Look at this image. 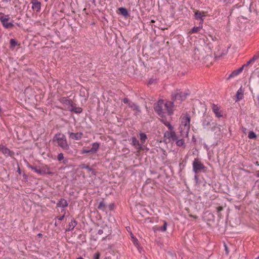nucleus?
<instances>
[{
	"label": "nucleus",
	"mask_w": 259,
	"mask_h": 259,
	"mask_svg": "<svg viewBox=\"0 0 259 259\" xmlns=\"http://www.w3.org/2000/svg\"><path fill=\"white\" fill-rule=\"evenodd\" d=\"M203 24L199 23L198 27H194L191 29L192 33H196L202 28Z\"/></svg>",
	"instance_id": "29"
},
{
	"label": "nucleus",
	"mask_w": 259,
	"mask_h": 259,
	"mask_svg": "<svg viewBox=\"0 0 259 259\" xmlns=\"http://www.w3.org/2000/svg\"><path fill=\"white\" fill-rule=\"evenodd\" d=\"M195 17L196 19L200 20V23L201 24H203V17L204 16L202 15L200 12L197 11L195 13Z\"/></svg>",
	"instance_id": "22"
},
{
	"label": "nucleus",
	"mask_w": 259,
	"mask_h": 259,
	"mask_svg": "<svg viewBox=\"0 0 259 259\" xmlns=\"http://www.w3.org/2000/svg\"><path fill=\"white\" fill-rule=\"evenodd\" d=\"M225 250L226 251L227 253H228V248H227V246L226 245H225Z\"/></svg>",
	"instance_id": "45"
},
{
	"label": "nucleus",
	"mask_w": 259,
	"mask_h": 259,
	"mask_svg": "<svg viewBox=\"0 0 259 259\" xmlns=\"http://www.w3.org/2000/svg\"><path fill=\"white\" fill-rule=\"evenodd\" d=\"M212 119L209 116H204L201 120L202 125L205 130H209L211 124Z\"/></svg>",
	"instance_id": "7"
},
{
	"label": "nucleus",
	"mask_w": 259,
	"mask_h": 259,
	"mask_svg": "<svg viewBox=\"0 0 259 259\" xmlns=\"http://www.w3.org/2000/svg\"><path fill=\"white\" fill-rule=\"evenodd\" d=\"M217 212H219L220 211L223 210V207L222 206H219L217 208Z\"/></svg>",
	"instance_id": "40"
},
{
	"label": "nucleus",
	"mask_w": 259,
	"mask_h": 259,
	"mask_svg": "<svg viewBox=\"0 0 259 259\" xmlns=\"http://www.w3.org/2000/svg\"><path fill=\"white\" fill-rule=\"evenodd\" d=\"M194 179H195V180L196 181V182H197L198 178L197 175L196 174H195V175L194 176Z\"/></svg>",
	"instance_id": "43"
},
{
	"label": "nucleus",
	"mask_w": 259,
	"mask_h": 259,
	"mask_svg": "<svg viewBox=\"0 0 259 259\" xmlns=\"http://www.w3.org/2000/svg\"><path fill=\"white\" fill-rule=\"evenodd\" d=\"M241 89L239 90L237 92V95L238 96L240 94H241Z\"/></svg>",
	"instance_id": "44"
},
{
	"label": "nucleus",
	"mask_w": 259,
	"mask_h": 259,
	"mask_svg": "<svg viewBox=\"0 0 259 259\" xmlns=\"http://www.w3.org/2000/svg\"><path fill=\"white\" fill-rule=\"evenodd\" d=\"M68 110L76 113H80L82 112V109L81 108L73 107V104L72 105V107H69Z\"/></svg>",
	"instance_id": "23"
},
{
	"label": "nucleus",
	"mask_w": 259,
	"mask_h": 259,
	"mask_svg": "<svg viewBox=\"0 0 259 259\" xmlns=\"http://www.w3.org/2000/svg\"><path fill=\"white\" fill-rule=\"evenodd\" d=\"M193 171L197 174L201 170H204L206 167L197 158H195L192 163Z\"/></svg>",
	"instance_id": "4"
},
{
	"label": "nucleus",
	"mask_w": 259,
	"mask_h": 259,
	"mask_svg": "<svg viewBox=\"0 0 259 259\" xmlns=\"http://www.w3.org/2000/svg\"><path fill=\"white\" fill-rule=\"evenodd\" d=\"M92 148L91 149H82L81 151V154H85V153H95L98 151L99 148V144L98 143H94L92 144Z\"/></svg>",
	"instance_id": "8"
},
{
	"label": "nucleus",
	"mask_w": 259,
	"mask_h": 259,
	"mask_svg": "<svg viewBox=\"0 0 259 259\" xmlns=\"http://www.w3.org/2000/svg\"><path fill=\"white\" fill-rule=\"evenodd\" d=\"M10 45L11 48H14L18 46L17 41L15 39H11L10 40Z\"/></svg>",
	"instance_id": "31"
},
{
	"label": "nucleus",
	"mask_w": 259,
	"mask_h": 259,
	"mask_svg": "<svg viewBox=\"0 0 259 259\" xmlns=\"http://www.w3.org/2000/svg\"><path fill=\"white\" fill-rule=\"evenodd\" d=\"M0 151L5 154L10 155V151L6 146L0 145Z\"/></svg>",
	"instance_id": "25"
},
{
	"label": "nucleus",
	"mask_w": 259,
	"mask_h": 259,
	"mask_svg": "<svg viewBox=\"0 0 259 259\" xmlns=\"http://www.w3.org/2000/svg\"><path fill=\"white\" fill-rule=\"evenodd\" d=\"M173 107H174V103L171 101H167L164 103V109L165 111H166V113L169 115H171L173 114Z\"/></svg>",
	"instance_id": "10"
},
{
	"label": "nucleus",
	"mask_w": 259,
	"mask_h": 259,
	"mask_svg": "<svg viewBox=\"0 0 259 259\" xmlns=\"http://www.w3.org/2000/svg\"><path fill=\"white\" fill-rule=\"evenodd\" d=\"M54 140L57 142L58 146L63 150H68L69 149V146L64 135L61 133L56 134L54 138Z\"/></svg>",
	"instance_id": "2"
},
{
	"label": "nucleus",
	"mask_w": 259,
	"mask_h": 259,
	"mask_svg": "<svg viewBox=\"0 0 259 259\" xmlns=\"http://www.w3.org/2000/svg\"><path fill=\"white\" fill-rule=\"evenodd\" d=\"M248 137L250 139H253L256 138V135L253 132L250 131L248 133Z\"/></svg>",
	"instance_id": "34"
},
{
	"label": "nucleus",
	"mask_w": 259,
	"mask_h": 259,
	"mask_svg": "<svg viewBox=\"0 0 259 259\" xmlns=\"http://www.w3.org/2000/svg\"><path fill=\"white\" fill-rule=\"evenodd\" d=\"M220 125H218L217 122H212L209 128L211 131L214 132L215 134L217 133V130L220 132Z\"/></svg>",
	"instance_id": "20"
},
{
	"label": "nucleus",
	"mask_w": 259,
	"mask_h": 259,
	"mask_svg": "<svg viewBox=\"0 0 259 259\" xmlns=\"http://www.w3.org/2000/svg\"><path fill=\"white\" fill-rule=\"evenodd\" d=\"M100 254L99 252H96L94 254L93 259H99Z\"/></svg>",
	"instance_id": "38"
},
{
	"label": "nucleus",
	"mask_w": 259,
	"mask_h": 259,
	"mask_svg": "<svg viewBox=\"0 0 259 259\" xmlns=\"http://www.w3.org/2000/svg\"><path fill=\"white\" fill-rule=\"evenodd\" d=\"M77 259H84V258L82 257H77Z\"/></svg>",
	"instance_id": "48"
},
{
	"label": "nucleus",
	"mask_w": 259,
	"mask_h": 259,
	"mask_svg": "<svg viewBox=\"0 0 259 259\" xmlns=\"http://www.w3.org/2000/svg\"><path fill=\"white\" fill-rule=\"evenodd\" d=\"M164 136L168 139L172 140V141H175V140H177V138L176 133L172 131L166 132L164 134Z\"/></svg>",
	"instance_id": "15"
},
{
	"label": "nucleus",
	"mask_w": 259,
	"mask_h": 259,
	"mask_svg": "<svg viewBox=\"0 0 259 259\" xmlns=\"http://www.w3.org/2000/svg\"><path fill=\"white\" fill-rule=\"evenodd\" d=\"M98 208L99 209H100V210H105V204L104 202V201H101L100 203H99V204L98 206Z\"/></svg>",
	"instance_id": "32"
},
{
	"label": "nucleus",
	"mask_w": 259,
	"mask_h": 259,
	"mask_svg": "<svg viewBox=\"0 0 259 259\" xmlns=\"http://www.w3.org/2000/svg\"><path fill=\"white\" fill-rule=\"evenodd\" d=\"M155 79L153 78H150L148 81V84H151L155 82Z\"/></svg>",
	"instance_id": "39"
},
{
	"label": "nucleus",
	"mask_w": 259,
	"mask_h": 259,
	"mask_svg": "<svg viewBox=\"0 0 259 259\" xmlns=\"http://www.w3.org/2000/svg\"><path fill=\"white\" fill-rule=\"evenodd\" d=\"M257 177H259V171L257 172Z\"/></svg>",
	"instance_id": "49"
},
{
	"label": "nucleus",
	"mask_w": 259,
	"mask_h": 259,
	"mask_svg": "<svg viewBox=\"0 0 259 259\" xmlns=\"http://www.w3.org/2000/svg\"><path fill=\"white\" fill-rule=\"evenodd\" d=\"M211 108L217 117L220 118L223 116L222 111L220 110V108L218 105L213 104Z\"/></svg>",
	"instance_id": "13"
},
{
	"label": "nucleus",
	"mask_w": 259,
	"mask_h": 259,
	"mask_svg": "<svg viewBox=\"0 0 259 259\" xmlns=\"http://www.w3.org/2000/svg\"><path fill=\"white\" fill-rule=\"evenodd\" d=\"M18 172H19V173L20 172V168H19L18 169Z\"/></svg>",
	"instance_id": "51"
},
{
	"label": "nucleus",
	"mask_w": 259,
	"mask_h": 259,
	"mask_svg": "<svg viewBox=\"0 0 259 259\" xmlns=\"http://www.w3.org/2000/svg\"><path fill=\"white\" fill-rule=\"evenodd\" d=\"M69 137L71 139H73L76 140H80L82 134L81 133H68Z\"/></svg>",
	"instance_id": "19"
},
{
	"label": "nucleus",
	"mask_w": 259,
	"mask_h": 259,
	"mask_svg": "<svg viewBox=\"0 0 259 259\" xmlns=\"http://www.w3.org/2000/svg\"><path fill=\"white\" fill-rule=\"evenodd\" d=\"M235 0H223L224 3L227 5H231L234 3Z\"/></svg>",
	"instance_id": "36"
},
{
	"label": "nucleus",
	"mask_w": 259,
	"mask_h": 259,
	"mask_svg": "<svg viewBox=\"0 0 259 259\" xmlns=\"http://www.w3.org/2000/svg\"><path fill=\"white\" fill-rule=\"evenodd\" d=\"M67 162V160H66V159H65V160H64L63 161V163H64V164H66Z\"/></svg>",
	"instance_id": "47"
},
{
	"label": "nucleus",
	"mask_w": 259,
	"mask_h": 259,
	"mask_svg": "<svg viewBox=\"0 0 259 259\" xmlns=\"http://www.w3.org/2000/svg\"><path fill=\"white\" fill-rule=\"evenodd\" d=\"M181 124L179 127L181 136L187 138L190 131V116L189 114H182L180 117Z\"/></svg>",
	"instance_id": "1"
},
{
	"label": "nucleus",
	"mask_w": 259,
	"mask_h": 259,
	"mask_svg": "<svg viewBox=\"0 0 259 259\" xmlns=\"http://www.w3.org/2000/svg\"><path fill=\"white\" fill-rule=\"evenodd\" d=\"M26 166H27V167L28 168L33 170L36 174H38L40 175H42L45 174V171L43 169H40V168H37V167H35V166H31L27 161L26 162Z\"/></svg>",
	"instance_id": "14"
},
{
	"label": "nucleus",
	"mask_w": 259,
	"mask_h": 259,
	"mask_svg": "<svg viewBox=\"0 0 259 259\" xmlns=\"http://www.w3.org/2000/svg\"><path fill=\"white\" fill-rule=\"evenodd\" d=\"M119 11L121 14L124 17H127L128 15L127 10L125 8L121 7L119 8Z\"/></svg>",
	"instance_id": "28"
},
{
	"label": "nucleus",
	"mask_w": 259,
	"mask_h": 259,
	"mask_svg": "<svg viewBox=\"0 0 259 259\" xmlns=\"http://www.w3.org/2000/svg\"><path fill=\"white\" fill-rule=\"evenodd\" d=\"M103 233V231L102 229H99L98 231V234L99 235H102Z\"/></svg>",
	"instance_id": "42"
},
{
	"label": "nucleus",
	"mask_w": 259,
	"mask_h": 259,
	"mask_svg": "<svg viewBox=\"0 0 259 259\" xmlns=\"http://www.w3.org/2000/svg\"><path fill=\"white\" fill-rule=\"evenodd\" d=\"M64 214L61 216V217H57L56 219H58L59 221H62L64 218Z\"/></svg>",
	"instance_id": "41"
},
{
	"label": "nucleus",
	"mask_w": 259,
	"mask_h": 259,
	"mask_svg": "<svg viewBox=\"0 0 259 259\" xmlns=\"http://www.w3.org/2000/svg\"><path fill=\"white\" fill-rule=\"evenodd\" d=\"M85 168H86V169H90V168H89V166H86V167H85Z\"/></svg>",
	"instance_id": "50"
},
{
	"label": "nucleus",
	"mask_w": 259,
	"mask_h": 259,
	"mask_svg": "<svg viewBox=\"0 0 259 259\" xmlns=\"http://www.w3.org/2000/svg\"><path fill=\"white\" fill-rule=\"evenodd\" d=\"M132 241L134 243V244L138 248V250H139V244L138 243V239L133 236L132 237Z\"/></svg>",
	"instance_id": "33"
},
{
	"label": "nucleus",
	"mask_w": 259,
	"mask_h": 259,
	"mask_svg": "<svg viewBox=\"0 0 259 259\" xmlns=\"http://www.w3.org/2000/svg\"><path fill=\"white\" fill-rule=\"evenodd\" d=\"M189 95L188 93H183L181 92L177 91L176 93L172 94V98L174 100H180L181 101L186 99Z\"/></svg>",
	"instance_id": "9"
},
{
	"label": "nucleus",
	"mask_w": 259,
	"mask_h": 259,
	"mask_svg": "<svg viewBox=\"0 0 259 259\" xmlns=\"http://www.w3.org/2000/svg\"><path fill=\"white\" fill-rule=\"evenodd\" d=\"M85 167H86V166H82V168H85Z\"/></svg>",
	"instance_id": "54"
},
{
	"label": "nucleus",
	"mask_w": 259,
	"mask_h": 259,
	"mask_svg": "<svg viewBox=\"0 0 259 259\" xmlns=\"http://www.w3.org/2000/svg\"><path fill=\"white\" fill-rule=\"evenodd\" d=\"M166 228H167V223L166 222H165L164 223L163 226L159 228V230H160L162 232H165L166 230Z\"/></svg>",
	"instance_id": "35"
},
{
	"label": "nucleus",
	"mask_w": 259,
	"mask_h": 259,
	"mask_svg": "<svg viewBox=\"0 0 259 259\" xmlns=\"http://www.w3.org/2000/svg\"><path fill=\"white\" fill-rule=\"evenodd\" d=\"M258 77H259V74H258Z\"/></svg>",
	"instance_id": "56"
},
{
	"label": "nucleus",
	"mask_w": 259,
	"mask_h": 259,
	"mask_svg": "<svg viewBox=\"0 0 259 259\" xmlns=\"http://www.w3.org/2000/svg\"><path fill=\"white\" fill-rule=\"evenodd\" d=\"M10 19L9 15L2 16L0 18V21L5 28H9L12 27L14 26V24L12 22H9L8 21Z\"/></svg>",
	"instance_id": "6"
},
{
	"label": "nucleus",
	"mask_w": 259,
	"mask_h": 259,
	"mask_svg": "<svg viewBox=\"0 0 259 259\" xmlns=\"http://www.w3.org/2000/svg\"><path fill=\"white\" fill-rule=\"evenodd\" d=\"M154 108L159 116L163 118L165 116L166 111L164 109V103L163 100H159L154 106Z\"/></svg>",
	"instance_id": "3"
},
{
	"label": "nucleus",
	"mask_w": 259,
	"mask_h": 259,
	"mask_svg": "<svg viewBox=\"0 0 259 259\" xmlns=\"http://www.w3.org/2000/svg\"><path fill=\"white\" fill-rule=\"evenodd\" d=\"M38 235L40 236H41V234L39 233L38 234Z\"/></svg>",
	"instance_id": "52"
},
{
	"label": "nucleus",
	"mask_w": 259,
	"mask_h": 259,
	"mask_svg": "<svg viewBox=\"0 0 259 259\" xmlns=\"http://www.w3.org/2000/svg\"><path fill=\"white\" fill-rule=\"evenodd\" d=\"M176 145L178 146L179 147H185V142L183 139H179L178 138H177V140H175Z\"/></svg>",
	"instance_id": "26"
},
{
	"label": "nucleus",
	"mask_w": 259,
	"mask_h": 259,
	"mask_svg": "<svg viewBox=\"0 0 259 259\" xmlns=\"http://www.w3.org/2000/svg\"><path fill=\"white\" fill-rule=\"evenodd\" d=\"M77 225V222L74 219H72L71 222L68 225V228L66 229V231H72Z\"/></svg>",
	"instance_id": "17"
},
{
	"label": "nucleus",
	"mask_w": 259,
	"mask_h": 259,
	"mask_svg": "<svg viewBox=\"0 0 259 259\" xmlns=\"http://www.w3.org/2000/svg\"><path fill=\"white\" fill-rule=\"evenodd\" d=\"M30 4L32 5L31 9L37 12H40L41 9V3L38 0H31Z\"/></svg>",
	"instance_id": "11"
},
{
	"label": "nucleus",
	"mask_w": 259,
	"mask_h": 259,
	"mask_svg": "<svg viewBox=\"0 0 259 259\" xmlns=\"http://www.w3.org/2000/svg\"><path fill=\"white\" fill-rule=\"evenodd\" d=\"M258 56L254 55L250 60L247 61L246 63L244 64L243 66H244V67L248 66L251 62L257 60L258 58Z\"/></svg>",
	"instance_id": "27"
},
{
	"label": "nucleus",
	"mask_w": 259,
	"mask_h": 259,
	"mask_svg": "<svg viewBox=\"0 0 259 259\" xmlns=\"http://www.w3.org/2000/svg\"><path fill=\"white\" fill-rule=\"evenodd\" d=\"M64 159V155L63 154L61 153H59L58 155V160L59 161H61L63 159Z\"/></svg>",
	"instance_id": "37"
},
{
	"label": "nucleus",
	"mask_w": 259,
	"mask_h": 259,
	"mask_svg": "<svg viewBox=\"0 0 259 259\" xmlns=\"http://www.w3.org/2000/svg\"><path fill=\"white\" fill-rule=\"evenodd\" d=\"M256 99L258 102V104L259 105V95L257 96Z\"/></svg>",
	"instance_id": "46"
},
{
	"label": "nucleus",
	"mask_w": 259,
	"mask_h": 259,
	"mask_svg": "<svg viewBox=\"0 0 259 259\" xmlns=\"http://www.w3.org/2000/svg\"><path fill=\"white\" fill-rule=\"evenodd\" d=\"M259 258V256L256 257L255 259H258Z\"/></svg>",
	"instance_id": "53"
},
{
	"label": "nucleus",
	"mask_w": 259,
	"mask_h": 259,
	"mask_svg": "<svg viewBox=\"0 0 259 259\" xmlns=\"http://www.w3.org/2000/svg\"><path fill=\"white\" fill-rule=\"evenodd\" d=\"M123 102L124 103L128 104V107L133 110L136 115H139L141 113V111L139 106L137 104L131 101L127 98H124L123 99Z\"/></svg>",
	"instance_id": "5"
},
{
	"label": "nucleus",
	"mask_w": 259,
	"mask_h": 259,
	"mask_svg": "<svg viewBox=\"0 0 259 259\" xmlns=\"http://www.w3.org/2000/svg\"><path fill=\"white\" fill-rule=\"evenodd\" d=\"M57 206L58 207L65 208L68 206V203L66 200L61 198L57 202Z\"/></svg>",
	"instance_id": "21"
},
{
	"label": "nucleus",
	"mask_w": 259,
	"mask_h": 259,
	"mask_svg": "<svg viewBox=\"0 0 259 259\" xmlns=\"http://www.w3.org/2000/svg\"><path fill=\"white\" fill-rule=\"evenodd\" d=\"M132 144L135 146L138 149H142V146L141 144L137 138L135 137L131 138Z\"/></svg>",
	"instance_id": "16"
},
{
	"label": "nucleus",
	"mask_w": 259,
	"mask_h": 259,
	"mask_svg": "<svg viewBox=\"0 0 259 259\" xmlns=\"http://www.w3.org/2000/svg\"><path fill=\"white\" fill-rule=\"evenodd\" d=\"M161 121L170 131L172 130L173 127L169 122L163 119H161Z\"/></svg>",
	"instance_id": "30"
},
{
	"label": "nucleus",
	"mask_w": 259,
	"mask_h": 259,
	"mask_svg": "<svg viewBox=\"0 0 259 259\" xmlns=\"http://www.w3.org/2000/svg\"><path fill=\"white\" fill-rule=\"evenodd\" d=\"M95 0H93V2H95Z\"/></svg>",
	"instance_id": "55"
},
{
	"label": "nucleus",
	"mask_w": 259,
	"mask_h": 259,
	"mask_svg": "<svg viewBox=\"0 0 259 259\" xmlns=\"http://www.w3.org/2000/svg\"><path fill=\"white\" fill-rule=\"evenodd\" d=\"M244 68V66H242L240 68H238V69L233 71L228 77V79L235 77L237 75H238L239 74H240L243 70V68Z\"/></svg>",
	"instance_id": "18"
},
{
	"label": "nucleus",
	"mask_w": 259,
	"mask_h": 259,
	"mask_svg": "<svg viewBox=\"0 0 259 259\" xmlns=\"http://www.w3.org/2000/svg\"><path fill=\"white\" fill-rule=\"evenodd\" d=\"M139 138L141 142L140 144H142V146H143V144H144L145 143L147 139V136L144 133H140L139 134Z\"/></svg>",
	"instance_id": "24"
},
{
	"label": "nucleus",
	"mask_w": 259,
	"mask_h": 259,
	"mask_svg": "<svg viewBox=\"0 0 259 259\" xmlns=\"http://www.w3.org/2000/svg\"><path fill=\"white\" fill-rule=\"evenodd\" d=\"M59 101L62 104L66 105L68 109H69V107H72L73 104L72 100L67 97H62L59 99Z\"/></svg>",
	"instance_id": "12"
}]
</instances>
